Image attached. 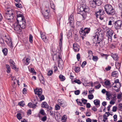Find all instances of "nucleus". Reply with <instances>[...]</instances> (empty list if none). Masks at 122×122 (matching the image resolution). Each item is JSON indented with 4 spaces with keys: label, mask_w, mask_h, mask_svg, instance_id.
Listing matches in <instances>:
<instances>
[{
    "label": "nucleus",
    "mask_w": 122,
    "mask_h": 122,
    "mask_svg": "<svg viewBox=\"0 0 122 122\" xmlns=\"http://www.w3.org/2000/svg\"><path fill=\"white\" fill-rule=\"evenodd\" d=\"M79 13L81 14L83 18V19H85L86 17V15L85 13L89 11V8L88 7L85 5L81 6L80 8Z\"/></svg>",
    "instance_id": "4"
},
{
    "label": "nucleus",
    "mask_w": 122,
    "mask_h": 122,
    "mask_svg": "<svg viewBox=\"0 0 122 122\" xmlns=\"http://www.w3.org/2000/svg\"><path fill=\"white\" fill-rule=\"evenodd\" d=\"M116 68L117 69H119L121 66V64L120 63L116 62L115 63Z\"/></svg>",
    "instance_id": "29"
},
{
    "label": "nucleus",
    "mask_w": 122,
    "mask_h": 122,
    "mask_svg": "<svg viewBox=\"0 0 122 122\" xmlns=\"http://www.w3.org/2000/svg\"><path fill=\"white\" fill-rule=\"evenodd\" d=\"M2 52L4 55L6 56L7 54L8 50L7 49L5 48L2 50Z\"/></svg>",
    "instance_id": "32"
},
{
    "label": "nucleus",
    "mask_w": 122,
    "mask_h": 122,
    "mask_svg": "<svg viewBox=\"0 0 122 122\" xmlns=\"http://www.w3.org/2000/svg\"><path fill=\"white\" fill-rule=\"evenodd\" d=\"M9 62L12 69L15 70L16 71H18V68L16 67L15 66V63L13 61L10 60L9 61Z\"/></svg>",
    "instance_id": "8"
},
{
    "label": "nucleus",
    "mask_w": 122,
    "mask_h": 122,
    "mask_svg": "<svg viewBox=\"0 0 122 122\" xmlns=\"http://www.w3.org/2000/svg\"><path fill=\"white\" fill-rule=\"evenodd\" d=\"M60 109V107L58 104H56L55 106V109L56 110H59Z\"/></svg>",
    "instance_id": "45"
},
{
    "label": "nucleus",
    "mask_w": 122,
    "mask_h": 122,
    "mask_svg": "<svg viewBox=\"0 0 122 122\" xmlns=\"http://www.w3.org/2000/svg\"><path fill=\"white\" fill-rule=\"evenodd\" d=\"M108 33V35L112 36L113 33V31L111 30H110L108 31H107Z\"/></svg>",
    "instance_id": "27"
},
{
    "label": "nucleus",
    "mask_w": 122,
    "mask_h": 122,
    "mask_svg": "<svg viewBox=\"0 0 122 122\" xmlns=\"http://www.w3.org/2000/svg\"><path fill=\"white\" fill-rule=\"evenodd\" d=\"M114 27L116 30L122 29V21L119 20L116 21L114 23Z\"/></svg>",
    "instance_id": "6"
},
{
    "label": "nucleus",
    "mask_w": 122,
    "mask_h": 122,
    "mask_svg": "<svg viewBox=\"0 0 122 122\" xmlns=\"http://www.w3.org/2000/svg\"><path fill=\"white\" fill-rule=\"evenodd\" d=\"M76 101L77 102V104L79 105H80L81 106H83L82 105V103L81 102L80 99H77L76 100Z\"/></svg>",
    "instance_id": "36"
},
{
    "label": "nucleus",
    "mask_w": 122,
    "mask_h": 122,
    "mask_svg": "<svg viewBox=\"0 0 122 122\" xmlns=\"http://www.w3.org/2000/svg\"><path fill=\"white\" fill-rule=\"evenodd\" d=\"M47 119V117L46 116H45L43 117L41 119V120L42 121L45 122L46 121Z\"/></svg>",
    "instance_id": "54"
},
{
    "label": "nucleus",
    "mask_w": 122,
    "mask_h": 122,
    "mask_svg": "<svg viewBox=\"0 0 122 122\" xmlns=\"http://www.w3.org/2000/svg\"><path fill=\"white\" fill-rule=\"evenodd\" d=\"M62 34H61V37L59 39V46L60 47V51H62Z\"/></svg>",
    "instance_id": "12"
},
{
    "label": "nucleus",
    "mask_w": 122,
    "mask_h": 122,
    "mask_svg": "<svg viewBox=\"0 0 122 122\" xmlns=\"http://www.w3.org/2000/svg\"><path fill=\"white\" fill-rule=\"evenodd\" d=\"M30 59L29 58H27L26 59V65H28L30 62Z\"/></svg>",
    "instance_id": "57"
},
{
    "label": "nucleus",
    "mask_w": 122,
    "mask_h": 122,
    "mask_svg": "<svg viewBox=\"0 0 122 122\" xmlns=\"http://www.w3.org/2000/svg\"><path fill=\"white\" fill-rule=\"evenodd\" d=\"M17 118L19 120H20L21 118V114L20 113H18L16 115Z\"/></svg>",
    "instance_id": "50"
},
{
    "label": "nucleus",
    "mask_w": 122,
    "mask_h": 122,
    "mask_svg": "<svg viewBox=\"0 0 122 122\" xmlns=\"http://www.w3.org/2000/svg\"><path fill=\"white\" fill-rule=\"evenodd\" d=\"M118 6L120 9L122 11V3H120L118 5Z\"/></svg>",
    "instance_id": "61"
},
{
    "label": "nucleus",
    "mask_w": 122,
    "mask_h": 122,
    "mask_svg": "<svg viewBox=\"0 0 122 122\" xmlns=\"http://www.w3.org/2000/svg\"><path fill=\"white\" fill-rule=\"evenodd\" d=\"M80 91L78 90L75 91L74 92L75 94L76 95H78L80 93Z\"/></svg>",
    "instance_id": "56"
},
{
    "label": "nucleus",
    "mask_w": 122,
    "mask_h": 122,
    "mask_svg": "<svg viewBox=\"0 0 122 122\" xmlns=\"http://www.w3.org/2000/svg\"><path fill=\"white\" fill-rule=\"evenodd\" d=\"M106 113L107 114V116L106 114H105L103 116V121L104 122H106L107 119V117H108L109 115V114H111V113H109V112H106Z\"/></svg>",
    "instance_id": "18"
},
{
    "label": "nucleus",
    "mask_w": 122,
    "mask_h": 122,
    "mask_svg": "<svg viewBox=\"0 0 122 122\" xmlns=\"http://www.w3.org/2000/svg\"><path fill=\"white\" fill-rule=\"evenodd\" d=\"M79 33L81 36L82 35L84 36H86V33L84 32L83 30L80 31Z\"/></svg>",
    "instance_id": "33"
},
{
    "label": "nucleus",
    "mask_w": 122,
    "mask_h": 122,
    "mask_svg": "<svg viewBox=\"0 0 122 122\" xmlns=\"http://www.w3.org/2000/svg\"><path fill=\"white\" fill-rule=\"evenodd\" d=\"M73 82L79 84H80L81 83V81L78 80L76 79L74 80L73 81Z\"/></svg>",
    "instance_id": "40"
},
{
    "label": "nucleus",
    "mask_w": 122,
    "mask_h": 122,
    "mask_svg": "<svg viewBox=\"0 0 122 122\" xmlns=\"http://www.w3.org/2000/svg\"><path fill=\"white\" fill-rule=\"evenodd\" d=\"M27 89L26 88H24L23 90V93L24 94H25L26 93Z\"/></svg>",
    "instance_id": "58"
},
{
    "label": "nucleus",
    "mask_w": 122,
    "mask_h": 122,
    "mask_svg": "<svg viewBox=\"0 0 122 122\" xmlns=\"http://www.w3.org/2000/svg\"><path fill=\"white\" fill-rule=\"evenodd\" d=\"M59 77L60 79V80L61 81H63L65 80V77L62 75H60Z\"/></svg>",
    "instance_id": "30"
},
{
    "label": "nucleus",
    "mask_w": 122,
    "mask_h": 122,
    "mask_svg": "<svg viewBox=\"0 0 122 122\" xmlns=\"http://www.w3.org/2000/svg\"><path fill=\"white\" fill-rule=\"evenodd\" d=\"M105 10L109 15H113L115 14V10L112 5L107 4L104 6Z\"/></svg>",
    "instance_id": "2"
},
{
    "label": "nucleus",
    "mask_w": 122,
    "mask_h": 122,
    "mask_svg": "<svg viewBox=\"0 0 122 122\" xmlns=\"http://www.w3.org/2000/svg\"><path fill=\"white\" fill-rule=\"evenodd\" d=\"M117 108L116 106H114L113 107L112 111L114 112H115L117 111Z\"/></svg>",
    "instance_id": "59"
},
{
    "label": "nucleus",
    "mask_w": 122,
    "mask_h": 122,
    "mask_svg": "<svg viewBox=\"0 0 122 122\" xmlns=\"http://www.w3.org/2000/svg\"><path fill=\"white\" fill-rule=\"evenodd\" d=\"M18 24L20 25L21 28L24 29L25 27V20H23L21 21H19L18 22Z\"/></svg>",
    "instance_id": "10"
},
{
    "label": "nucleus",
    "mask_w": 122,
    "mask_h": 122,
    "mask_svg": "<svg viewBox=\"0 0 122 122\" xmlns=\"http://www.w3.org/2000/svg\"><path fill=\"white\" fill-rule=\"evenodd\" d=\"M27 115H30L31 113V110L30 109L27 112Z\"/></svg>",
    "instance_id": "63"
},
{
    "label": "nucleus",
    "mask_w": 122,
    "mask_h": 122,
    "mask_svg": "<svg viewBox=\"0 0 122 122\" xmlns=\"http://www.w3.org/2000/svg\"><path fill=\"white\" fill-rule=\"evenodd\" d=\"M100 13L99 11H96L95 13V15L97 18L99 17Z\"/></svg>",
    "instance_id": "49"
},
{
    "label": "nucleus",
    "mask_w": 122,
    "mask_h": 122,
    "mask_svg": "<svg viewBox=\"0 0 122 122\" xmlns=\"http://www.w3.org/2000/svg\"><path fill=\"white\" fill-rule=\"evenodd\" d=\"M5 67L7 69L6 70L7 72L8 73H9L10 72L11 70L10 67V66L6 64Z\"/></svg>",
    "instance_id": "23"
},
{
    "label": "nucleus",
    "mask_w": 122,
    "mask_h": 122,
    "mask_svg": "<svg viewBox=\"0 0 122 122\" xmlns=\"http://www.w3.org/2000/svg\"><path fill=\"white\" fill-rule=\"evenodd\" d=\"M117 74V71H113L112 73V76L113 77H116Z\"/></svg>",
    "instance_id": "38"
},
{
    "label": "nucleus",
    "mask_w": 122,
    "mask_h": 122,
    "mask_svg": "<svg viewBox=\"0 0 122 122\" xmlns=\"http://www.w3.org/2000/svg\"><path fill=\"white\" fill-rule=\"evenodd\" d=\"M66 119L67 117H66V116L64 115L62 117L61 121L62 122H66Z\"/></svg>",
    "instance_id": "34"
},
{
    "label": "nucleus",
    "mask_w": 122,
    "mask_h": 122,
    "mask_svg": "<svg viewBox=\"0 0 122 122\" xmlns=\"http://www.w3.org/2000/svg\"><path fill=\"white\" fill-rule=\"evenodd\" d=\"M40 34L41 38L43 41L46 42H47L48 40L45 36L42 34V32H40Z\"/></svg>",
    "instance_id": "16"
},
{
    "label": "nucleus",
    "mask_w": 122,
    "mask_h": 122,
    "mask_svg": "<svg viewBox=\"0 0 122 122\" xmlns=\"http://www.w3.org/2000/svg\"><path fill=\"white\" fill-rule=\"evenodd\" d=\"M81 100L82 102L84 104H86V103L87 102V101L86 100L84 99L83 98H82L81 99Z\"/></svg>",
    "instance_id": "52"
},
{
    "label": "nucleus",
    "mask_w": 122,
    "mask_h": 122,
    "mask_svg": "<svg viewBox=\"0 0 122 122\" xmlns=\"http://www.w3.org/2000/svg\"><path fill=\"white\" fill-rule=\"evenodd\" d=\"M24 102L23 101H22L20 102H19L18 103V105H19L21 106L22 107H23L25 105V104H24L23 103Z\"/></svg>",
    "instance_id": "51"
},
{
    "label": "nucleus",
    "mask_w": 122,
    "mask_h": 122,
    "mask_svg": "<svg viewBox=\"0 0 122 122\" xmlns=\"http://www.w3.org/2000/svg\"><path fill=\"white\" fill-rule=\"evenodd\" d=\"M104 84L106 86H108L110 84V82L109 81H106L105 82Z\"/></svg>",
    "instance_id": "53"
},
{
    "label": "nucleus",
    "mask_w": 122,
    "mask_h": 122,
    "mask_svg": "<svg viewBox=\"0 0 122 122\" xmlns=\"http://www.w3.org/2000/svg\"><path fill=\"white\" fill-rule=\"evenodd\" d=\"M40 113L43 116L45 115L46 113L45 112L44 110L43 109L40 110L39 114Z\"/></svg>",
    "instance_id": "35"
},
{
    "label": "nucleus",
    "mask_w": 122,
    "mask_h": 122,
    "mask_svg": "<svg viewBox=\"0 0 122 122\" xmlns=\"http://www.w3.org/2000/svg\"><path fill=\"white\" fill-rule=\"evenodd\" d=\"M29 41L31 43L33 42V36L31 35H30L29 37Z\"/></svg>",
    "instance_id": "48"
},
{
    "label": "nucleus",
    "mask_w": 122,
    "mask_h": 122,
    "mask_svg": "<svg viewBox=\"0 0 122 122\" xmlns=\"http://www.w3.org/2000/svg\"><path fill=\"white\" fill-rule=\"evenodd\" d=\"M88 97L89 99L91 100L94 97V96L92 94H90L88 95Z\"/></svg>",
    "instance_id": "44"
},
{
    "label": "nucleus",
    "mask_w": 122,
    "mask_h": 122,
    "mask_svg": "<svg viewBox=\"0 0 122 122\" xmlns=\"http://www.w3.org/2000/svg\"><path fill=\"white\" fill-rule=\"evenodd\" d=\"M99 11L100 13L99 15L102 16L105 14V12L103 10H100Z\"/></svg>",
    "instance_id": "37"
},
{
    "label": "nucleus",
    "mask_w": 122,
    "mask_h": 122,
    "mask_svg": "<svg viewBox=\"0 0 122 122\" xmlns=\"http://www.w3.org/2000/svg\"><path fill=\"white\" fill-rule=\"evenodd\" d=\"M114 121L115 122L117 120V116L116 114H115L113 116Z\"/></svg>",
    "instance_id": "55"
},
{
    "label": "nucleus",
    "mask_w": 122,
    "mask_h": 122,
    "mask_svg": "<svg viewBox=\"0 0 122 122\" xmlns=\"http://www.w3.org/2000/svg\"><path fill=\"white\" fill-rule=\"evenodd\" d=\"M35 94H37L40 99V101H42L45 99L44 96L42 95V91L41 89H36L34 90Z\"/></svg>",
    "instance_id": "5"
},
{
    "label": "nucleus",
    "mask_w": 122,
    "mask_h": 122,
    "mask_svg": "<svg viewBox=\"0 0 122 122\" xmlns=\"http://www.w3.org/2000/svg\"><path fill=\"white\" fill-rule=\"evenodd\" d=\"M49 10H46L44 12V15L46 18H48L49 15Z\"/></svg>",
    "instance_id": "21"
},
{
    "label": "nucleus",
    "mask_w": 122,
    "mask_h": 122,
    "mask_svg": "<svg viewBox=\"0 0 122 122\" xmlns=\"http://www.w3.org/2000/svg\"><path fill=\"white\" fill-rule=\"evenodd\" d=\"M50 4L51 8L52 9H54L55 5L53 3V2L52 1H50Z\"/></svg>",
    "instance_id": "41"
},
{
    "label": "nucleus",
    "mask_w": 122,
    "mask_h": 122,
    "mask_svg": "<svg viewBox=\"0 0 122 122\" xmlns=\"http://www.w3.org/2000/svg\"><path fill=\"white\" fill-rule=\"evenodd\" d=\"M89 3L90 4V6L92 8H94L95 7L96 5H97L95 2L91 0L90 1H89Z\"/></svg>",
    "instance_id": "20"
},
{
    "label": "nucleus",
    "mask_w": 122,
    "mask_h": 122,
    "mask_svg": "<svg viewBox=\"0 0 122 122\" xmlns=\"http://www.w3.org/2000/svg\"><path fill=\"white\" fill-rule=\"evenodd\" d=\"M14 29L16 31H21V28L18 22H16L14 24Z\"/></svg>",
    "instance_id": "9"
},
{
    "label": "nucleus",
    "mask_w": 122,
    "mask_h": 122,
    "mask_svg": "<svg viewBox=\"0 0 122 122\" xmlns=\"http://www.w3.org/2000/svg\"><path fill=\"white\" fill-rule=\"evenodd\" d=\"M95 105L98 108L100 106V101L98 99L94 100L93 101Z\"/></svg>",
    "instance_id": "17"
},
{
    "label": "nucleus",
    "mask_w": 122,
    "mask_h": 122,
    "mask_svg": "<svg viewBox=\"0 0 122 122\" xmlns=\"http://www.w3.org/2000/svg\"><path fill=\"white\" fill-rule=\"evenodd\" d=\"M5 41L9 46L12 47V43L11 42V40L9 37L6 38V40H5Z\"/></svg>",
    "instance_id": "15"
},
{
    "label": "nucleus",
    "mask_w": 122,
    "mask_h": 122,
    "mask_svg": "<svg viewBox=\"0 0 122 122\" xmlns=\"http://www.w3.org/2000/svg\"><path fill=\"white\" fill-rule=\"evenodd\" d=\"M90 29L89 28H85L83 30L86 34H87L90 32Z\"/></svg>",
    "instance_id": "25"
},
{
    "label": "nucleus",
    "mask_w": 122,
    "mask_h": 122,
    "mask_svg": "<svg viewBox=\"0 0 122 122\" xmlns=\"http://www.w3.org/2000/svg\"><path fill=\"white\" fill-rule=\"evenodd\" d=\"M48 105L46 102H42V107H43L45 108H48Z\"/></svg>",
    "instance_id": "22"
},
{
    "label": "nucleus",
    "mask_w": 122,
    "mask_h": 122,
    "mask_svg": "<svg viewBox=\"0 0 122 122\" xmlns=\"http://www.w3.org/2000/svg\"><path fill=\"white\" fill-rule=\"evenodd\" d=\"M73 47L75 52H77L79 51L80 49V46L76 43L73 44Z\"/></svg>",
    "instance_id": "13"
},
{
    "label": "nucleus",
    "mask_w": 122,
    "mask_h": 122,
    "mask_svg": "<svg viewBox=\"0 0 122 122\" xmlns=\"http://www.w3.org/2000/svg\"><path fill=\"white\" fill-rule=\"evenodd\" d=\"M60 49L59 50L58 53V58L57 59L58 60V66L59 67L60 64V62H62V59H61V51H60Z\"/></svg>",
    "instance_id": "11"
},
{
    "label": "nucleus",
    "mask_w": 122,
    "mask_h": 122,
    "mask_svg": "<svg viewBox=\"0 0 122 122\" xmlns=\"http://www.w3.org/2000/svg\"><path fill=\"white\" fill-rule=\"evenodd\" d=\"M86 64V61H84L82 63V64L81 66V67L83 68L84 67L85 65Z\"/></svg>",
    "instance_id": "60"
},
{
    "label": "nucleus",
    "mask_w": 122,
    "mask_h": 122,
    "mask_svg": "<svg viewBox=\"0 0 122 122\" xmlns=\"http://www.w3.org/2000/svg\"><path fill=\"white\" fill-rule=\"evenodd\" d=\"M112 56L115 60H117L118 59V56L116 54H113Z\"/></svg>",
    "instance_id": "24"
},
{
    "label": "nucleus",
    "mask_w": 122,
    "mask_h": 122,
    "mask_svg": "<svg viewBox=\"0 0 122 122\" xmlns=\"http://www.w3.org/2000/svg\"><path fill=\"white\" fill-rule=\"evenodd\" d=\"M68 20H69L70 21V23H72V22L74 20L73 15H70V17H69Z\"/></svg>",
    "instance_id": "28"
},
{
    "label": "nucleus",
    "mask_w": 122,
    "mask_h": 122,
    "mask_svg": "<svg viewBox=\"0 0 122 122\" xmlns=\"http://www.w3.org/2000/svg\"><path fill=\"white\" fill-rule=\"evenodd\" d=\"M17 15V22L21 21L22 20H25V18L23 16L21 12L18 11L16 12Z\"/></svg>",
    "instance_id": "7"
},
{
    "label": "nucleus",
    "mask_w": 122,
    "mask_h": 122,
    "mask_svg": "<svg viewBox=\"0 0 122 122\" xmlns=\"http://www.w3.org/2000/svg\"><path fill=\"white\" fill-rule=\"evenodd\" d=\"M40 80L41 82L43 84H45V82L44 80V78L42 76H41V77L40 78Z\"/></svg>",
    "instance_id": "31"
},
{
    "label": "nucleus",
    "mask_w": 122,
    "mask_h": 122,
    "mask_svg": "<svg viewBox=\"0 0 122 122\" xmlns=\"http://www.w3.org/2000/svg\"><path fill=\"white\" fill-rule=\"evenodd\" d=\"M92 109L94 112L96 111L97 110V109L94 106L92 108Z\"/></svg>",
    "instance_id": "64"
},
{
    "label": "nucleus",
    "mask_w": 122,
    "mask_h": 122,
    "mask_svg": "<svg viewBox=\"0 0 122 122\" xmlns=\"http://www.w3.org/2000/svg\"><path fill=\"white\" fill-rule=\"evenodd\" d=\"M97 5V6L100 5L102 3V1L101 0H97L95 1Z\"/></svg>",
    "instance_id": "26"
},
{
    "label": "nucleus",
    "mask_w": 122,
    "mask_h": 122,
    "mask_svg": "<svg viewBox=\"0 0 122 122\" xmlns=\"http://www.w3.org/2000/svg\"><path fill=\"white\" fill-rule=\"evenodd\" d=\"M5 18L8 21L12 22L13 20L14 15L12 10H8L4 14Z\"/></svg>",
    "instance_id": "3"
},
{
    "label": "nucleus",
    "mask_w": 122,
    "mask_h": 122,
    "mask_svg": "<svg viewBox=\"0 0 122 122\" xmlns=\"http://www.w3.org/2000/svg\"><path fill=\"white\" fill-rule=\"evenodd\" d=\"M103 37V35L102 31L100 30H99L97 29L96 30L94 38L93 40L94 43L96 44H99L102 41Z\"/></svg>",
    "instance_id": "1"
},
{
    "label": "nucleus",
    "mask_w": 122,
    "mask_h": 122,
    "mask_svg": "<svg viewBox=\"0 0 122 122\" xmlns=\"http://www.w3.org/2000/svg\"><path fill=\"white\" fill-rule=\"evenodd\" d=\"M37 103V102H36L35 103H34L30 102L28 104V106L29 107H30L34 108L36 106V105Z\"/></svg>",
    "instance_id": "19"
},
{
    "label": "nucleus",
    "mask_w": 122,
    "mask_h": 122,
    "mask_svg": "<svg viewBox=\"0 0 122 122\" xmlns=\"http://www.w3.org/2000/svg\"><path fill=\"white\" fill-rule=\"evenodd\" d=\"M29 71L31 73L33 74H36V72H35V70L33 68H31L30 70H29Z\"/></svg>",
    "instance_id": "42"
},
{
    "label": "nucleus",
    "mask_w": 122,
    "mask_h": 122,
    "mask_svg": "<svg viewBox=\"0 0 122 122\" xmlns=\"http://www.w3.org/2000/svg\"><path fill=\"white\" fill-rule=\"evenodd\" d=\"M58 103L62 107H65L66 105V104L65 102H64L62 99H58Z\"/></svg>",
    "instance_id": "14"
},
{
    "label": "nucleus",
    "mask_w": 122,
    "mask_h": 122,
    "mask_svg": "<svg viewBox=\"0 0 122 122\" xmlns=\"http://www.w3.org/2000/svg\"><path fill=\"white\" fill-rule=\"evenodd\" d=\"M76 58L78 61L80 58V55L79 53L77 54L76 55Z\"/></svg>",
    "instance_id": "62"
},
{
    "label": "nucleus",
    "mask_w": 122,
    "mask_h": 122,
    "mask_svg": "<svg viewBox=\"0 0 122 122\" xmlns=\"http://www.w3.org/2000/svg\"><path fill=\"white\" fill-rule=\"evenodd\" d=\"M53 73V71L52 70H50L47 73V75L49 76H51Z\"/></svg>",
    "instance_id": "43"
},
{
    "label": "nucleus",
    "mask_w": 122,
    "mask_h": 122,
    "mask_svg": "<svg viewBox=\"0 0 122 122\" xmlns=\"http://www.w3.org/2000/svg\"><path fill=\"white\" fill-rule=\"evenodd\" d=\"M93 57L92 59L94 61H97L98 59V58L97 56H94L92 55Z\"/></svg>",
    "instance_id": "39"
},
{
    "label": "nucleus",
    "mask_w": 122,
    "mask_h": 122,
    "mask_svg": "<svg viewBox=\"0 0 122 122\" xmlns=\"http://www.w3.org/2000/svg\"><path fill=\"white\" fill-rule=\"evenodd\" d=\"M74 70L76 72H78L80 71V68L77 67H75Z\"/></svg>",
    "instance_id": "47"
},
{
    "label": "nucleus",
    "mask_w": 122,
    "mask_h": 122,
    "mask_svg": "<svg viewBox=\"0 0 122 122\" xmlns=\"http://www.w3.org/2000/svg\"><path fill=\"white\" fill-rule=\"evenodd\" d=\"M16 6L18 7L19 8H22V5H21L20 3H15V4Z\"/></svg>",
    "instance_id": "46"
}]
</instances>
